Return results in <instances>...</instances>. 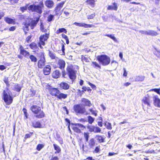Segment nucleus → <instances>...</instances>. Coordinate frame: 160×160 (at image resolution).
<instances>
[{
    "label": "nucleus",
    "mask_w": 160,
    "mask_h": 160,
    "mask_svg": "<svg viewBox=\"0 0 160 160\" xmlns=\"http://www.w3.org/2000/svg\"><path fill=\"white\" fill-rule=\"evenodd\" d=\"M67 71L69 78L73 81L76 78V71L73 68V66L71 64L68 65L67 68Z\"/></svg>",
    "instance_id": "39448f33"
},
{
    "label": "nucleus",
    "mask_w": 160,
    "mask_h": 160,
    "mask_svg": "<svg viewBox=\"0 0 160 160\" xmlns=\"http://www.w3.org/2000/svg\"><path fill=\"white\" fill-rule=\"evenodd\" d=\"M92 64L95 66V67H97L100 68H101V66L96 62H92Z\"/></svg>",
    "instance_id": "5fc2aeb1"
},
{
    "label": "nucleus",
    "mask_w": 160,
    "mask_h": 160,
    "mask_svg": "<svg viewBox=\"0 0 160 160\" xmlns=\"http://www.w3.org/2000/svg\"><path fill=\"white\" fill-rule=\"evenodd\" d=\"M88 110L91 112L92 114L94 115L95 116H97L98 111L95 108H89Z\"/></svg>",
    "instance_id": "a878e982"
},
{
    "label": "nucleus",
    "mask_w": 160,
    "mask_h": 160,
    "mask_svg": "<svg viewBox=\"0 0 160 160\" xmlns=\"http://www.w3.org/2000/svg\"><path fill=\"white\" fill-rule=\"evenodd\" d=\"M29 46L33 50H36L38 48L36 44L34 42L31 43Z\"/></svg>",
    "instance_id": "f704fd0d"
},
{
    "label": "nucleus",
    "mask_w": 160,
    "mask_h": 160,
    "mask_svg": "<svg viewBox=\"0 0 160 160\" xmlns=\"http://www.w3.org/2000/svg\"><path fill=\"white\" fill-rule=\"evenodd\" d=\"M49 32L48 33H46L45 34L41 35L39 37V46L41 49L43 48L42 45L44 46L45 44V41L47 40L49 38Z\"/></svg>",
    "instance_id": "1a4fd4ad"
},
{
    "label": "nucleus",
    "mask_w": 160,
    "mask_h": 160,
    "mask_svg": "<svg viewBox=\"0 0 160 160\" xmlns=\"http://www.w3.org/2000/svg\"><path fill=\"white\" fill-rule=\"evenodd\" d=\"M44 145L42 144H39L38 145L37 147V149L38 151H40L43 147Z\"/></svg>",
    "instance_id": "09e8293b"
},
{
    "label": "nucleus",
    "mask_w": 160,
    "mask_h": 160,
    "mask_svg": "<svg viewBox=\"0 0 160 160\" xmlns=\"http://www.w3.org/2000/svg\"><path fill=\"white\" fill-rule=\"evenodd\" d=\"M142 102L145 105H147L148 107H150L151 105V102L148 97H145L142 100Z\"/></svg>",
    "instance_id": "f3484780"
},
{
    "label": "nucleus",
    "mask_w": 160,
    "mask_h": 160,
    "mask_svg": "<svg viewBox=\"0 0 160 160\" xmlns=\"http://www.w3.org/2000/svg\"><path fill=\"white\" fill-rule=\"evenodd\" d=\"M62 32L66 33L67 31L64 28H60L56 31V33L57 34H59Z\"/></svg>",
    "instance_id": "72a5a7b5"
},
{
    "label": "nucleus",
    "mask_w": 160,
    "mask_h": 160,
    "mask_svg": "<svg viewBox=\"0 0 160 160\" xmlns=\"http://www.w3.org/2000/svg\"><path fill=\"white\" fill-rule=\"evenodd\" d=\"M105 36H107L112 39L113 37L114 36V35L106 34L105 35Z\"/></svg>",
    "instance_id": "680f3d73"
},
{
    "label": "nucleus",
    "mask_w": 160,
    "mask_h": 160,
    "mask_svg": "<svg viewBox=\"0 0 160 160\" xmlns=\"http://www.w3.org/2000/svg\"><path fill=\"white\" fill-rule=\"evenodd\" d=\"M49 92L50 94L52 96H57L58 94L59 91L58 89L55 88H51L49 89Z\"/></svg>",
    "instance_id": "2eb2a0df"
},
{
    "label": "nucleus",
    "mask_w": 160,
    "mask_h": 160,
    "mask_svg": "<svg viewBox=\"0 0 160 160\" xmlns=\"http://www.w3.org/2000/svg\"><path fill=\"white\" fill-rule=\"evenodd\" d=\"M97 59L103 65H108L110 62V58L106 55H101L98 56Z\"/></svg>",
    "instance_id": "6e6552de"
},
{
    "label": "nucleus",
    "mask_w": 160,
    "mask_h": 160,
    "mask_svg": "<svg viewBox=\"0 0 160 160\" xmlns=\"http://www.w3.org/2000/svg\"><path fill=\"white\" fill-rule=\"evenodd\" d=\"M65 65V61L62 59H59L58 61V67L61 69H64Z\"/></svg>",
    "instance_id": "dca6fc26"
},
{
    "label": "nucleus",
    "mask_w": 160,
    "mask_h": 160,
    "mask_svg": "<svg viewBox=\"0 0 160 160\" xmlns=\"http://www.w3.org/2000/svg\"><path fill=\"white\" fill-rule=\"evenodd\" d=\"M88 121L89 123L92 124L94 120V119L91 116H89L88 117Z\"/></svg>",
    "instance_id": "58836bf2"
},
{
    "label": "nucleus",
    "mask_w": 160,
    "mask_h": 160,
    "mask_svg": "<svg viewBox=\"0 0 160 160\" xmlns=\"http://www.w3.org/2000/svg\"><path fill=\"white\" fill-rule=\"evenodd\" d=\"M46 61L44 55L42 54L40 56V59L38 62V66L39 68H42L45 65Z\"/></svg>",
    "instance_id": "9b49d317"
},
{
    "label": "nucleus",
    "mask_w": 160,
    "mask_h": 160,
    "mask_svg": "<svg viewBox=\"0 0 160 160\" xmlns=\"http://www.w3.org/2000/svg\"><path fill=\"white\" fill-rule=\"evenodd\" d=\"M118 9L117 4L115 2H113L112 5H109L107 8L108 10H114L117 11Z\"/></svg>",
    "instance_id": "aec40b11"
},
{
    "label": "nucleus",
    "mask_w": 160,
    "mask_h": 160,
    "mask_svg": "<svg viewBox=\"0 0 160 160\" xmlns=\"http://www.w3.org/2000/svg\"><path fill=\"white\" fill-rule=\"evenodd\" d=\"M158 142H156V144L153 145V143L150 145V148L146 151L147 153H157L160 152V144H158Z\"/></svg>",
    "instance_id": "423d86ee"
},
{
    "label": "nucleus",
    "mask_w": 160,
    "mask_h": 160,
    "mask_svg": "<svg viewBox=\"0 0 160 160\" xmlns=\"http://www.w3.org/2000/svg\"><path fill=\"white\" fill-rule=\"evenodd\" d=\"M88 143L89 146L90 148H93L95 144V142L93 138L90 139Z\"/></svg>",
    "instance_id": "cd10ccee"
},
{
    "label": "nucleus",
    "mask_w": 160,
    "mask_h": 160,
    "mask_svg": "<svg viewBox=\"0 0 160 160\" xmlns=\"http://www.w3.org/2000/svg\"><path fill=\"white\" fill-rule=\"evenodd\" d=\"M54 17L53 15L50 14L48 17V21L49 22L52 21Z\"/></svg>",
    "instance_id": "a18cd8bd"
},
{
    "label": "nucleus",
    "mask_w": 160,
    "mask_h": 160,
    "mask_svg": "<svg viewBox=\"0 0 160 160\" xmlns=\"http://www.w3.org/2000/svg\"><path fill=\"white\" fill-rule=\"evenodd\" d=\"M50 160H58V158L57 156L54 157H52Z\"/></svg>",
    "instance_id": "338daca9"
},
{
    "label": "nucleus",
    "mask_w": 160,
    "mask_h": 160,
    "mask_svg": "<svg viewBox=\"0 0 160 160\" xmlns=\"http://www.w3.org/2000/svg\"><path fill=\"white\" fill-rule=\"evenodd\" d=\"M88 129H89V131L90 132H94V130L95 126H88Z\"/></svg>",
    "instance_id": "37998d69"
},
{
    "label": "nucleus",
    "mask_w": 160,
    "mask_h": 160,
    "mask_svg": "<svg viewBox=\"0 0 160 160\" xmlns=\"http://www.w3.org/2000/svg\"><path fill=\"white\" fill-rule=\"evenodd\" d=\"M6 69L4 65H0V70H3Z\"/></svg>",
    "instance_id": "0e129e2a"
},
{
    "label": "nucleus",
    "mask_w": 160,
    "mask_h": 160,
    "mask_svg": "<svg viewBox=\"0 0 160 160\" xmlns=\"http://www.w3.org/2000/svg\"><path fill=\"white\" fill-rule=\"evenodd\" d=\"M27 9H28V7H27V6L21 7L20 8V10L22 12H24V11L26 10Z\"/></svg>",
    "instance_id": "6e6d98bb"
},
{
    "label": "nucleus",
    "mask_w": 160,
    "mask_h": 160,
    "mask_svg": "<svg viewBox=\"0 0 160 160\" xmlns=\"http://www.w3.org/2000/svg\"><path fill=\"white\" fill-rule=\"evenodd\" d=\"M20 53L26 57L29 56L30 55L28 52L23 49H21Z\"/></svg>",
    "instance_id": "2f4dec72"
},
{
    "label": "nucleus",
    "mask_w": 160,
    "mask_h": 160,
    "mask_svg": "<svg viewBox=\"0 0 160 160\" xmlns=\"http://www.w3.org/2000/svg\"><path fill=\"white\" fill-rule=\"evenodd\" d=\"M147 34V35L152 36H156L158 34V32L156 31L152 30L148 31Z\"/></svg>",
    "instance_id": "c85d7f7f"
},
{
    "label": "nucleus",
    "mask_w": 160,
    "mask_h": 160,
    "mask_svg": "<svg viewBox=\"0 0 160 160\" xmlns=\"http://www.w3.org/2000/svg\"><path fill=\"white\" fill-rule=\"evenodd\" d=\"M100 151V148L98 147H97L96 148L94 151V152L96 153H98Z\"/></svg>",
    "instance_id": "bf43d9fd"
},
{
    "label": "nucleus",
    "mask_w": 160,
    "mask_h": 160,
    "mask_svg": "<svg viewBox=\"0 0 160 160\" xmlns=\"http://www.w3.org/2000/svg\"><path fill=\"white\" fill-rule=\"evenodd\" d=\"M84 136L86 141L87 142L88 140V138H89V133L87 132H84Z\"/></svg>",
    "instance_id": "49530a36"
},
{
    "label": "nucleus",
    "mask_w": 160,
    "mask_h": 160,
    "mask_svg": "<svg viewBox=\"0 0 160 160\" xmlns=\"http://www.w3.org/2000/svg\"><path fill=\"white\" fill-rule=\"evenodd\" d=\"M45 5L48 8H51L53 6L54 3L52 1L47 0L45 2Z\"/></svg>",
    "instance_id": "b1692460"
},
{
    "label": "nucleus",
    "mask_w": 160,
    "mask_h": 160,
    "mask_svg": "<svg viewBox=\"0 0 160 160\" xmlns=\"http://www.w3.org/2000/svg\"><path fill=\"white\" fill-rule=\"evenodd\" d=\"M49 56L52 59H55L56 56L55 54L54 53L50 51H49Z\"/></svg>",
    "instance_id": "ea45409f"
},
{
    "label": "nucleus",
    "mask_w": 160,
    "mask_h": 160,
    "mask_svg": "<svg viewBox=\"0 0 160 160\" xmlns=\"http://www.w3.org/2000/svg\"><path fill=\"white\" fill-rule=\"evenodd\" d=\"M81 59L83 62L84 61L86 62H89V59L83 55L81 56Z\"/></svg>",
    "instance_id": "de8ad7c7"
},
{
    "label": "nucleus",
    "mask_w": 160,
    "mask_h": 160,
    "mask_svg": "<svg viewBox=\"0 0 160 160\" xmlns=\"http://www.w3.org/2000/svg\"><path fill=\"white\" fill-rule=\"evenodd\" d=\"M23 111L24 114L26 118H28V115H27V110L25 108H23Z\"/></svg>",
    "instance_id": "13d9d810"
},
{
    "label": "nucleus",
    "mask_w": 160,
    "mask_h": 160,
    "mask_svg": "<svg viewBox=\"0 0 160 160\" xmlns=\"http://www.w3.org/2000/svg\"><path fill=\"white\" fill-rule=\"evenodd\" d=\"M39 19V18H37L36 20L28 19L23 22L22 24V29L25 34L27 33V31L29 30V26L30 27L31 29H33L37 24Z\"/></svg>",
    "instance_id": "f257e3e1"
},
{
    "label": "nucleus",
    "mask_w": 160,
    "mask_h": 160,
    "mask_svg": "<svg viewBox=\"0 0 160 160\" xmlns=\"http://www.w3.org/2000/svg\"><path fill=\"white\" fill-rule=\"evenodd\" d=\"M106 128L108 129L111 130L112 129V127L111 123L110 122H108L107 123V125L106 126Z\"/></svg>",
    "instance_id": "603ef678"
},
{
    "label": "nucleus",
    "mask_w": 160,
    "mask_h": 160,
    "mask_svg": "<svg viewBox=\"0 0 160 160\" xmlns=\"http://www.w3.org/2000/svg\"><path fill=\"white\" fill-rule=\"evenodd\" d=\"M73 126L72 128L74 132L78 133H80L81 131L80 129L83 130L85 128V127L83 125L80 123L72 124Z\"/></svg>",
    "instance_id": "9d476101"
},
{
    "label": "nucleus",
    "mask_w": 160,
    "mask_h": 160,
    "mask_svg": "<svg viewBox=\"0 0 160 160\" xmlns=\"http://www.w3.org/2000/svg\"><path fill=\"white\" fill-rule=\"evenodd\" d=\"M73 108L74 111L77 114H80L87 115L88 114L86 111L85 108L82 107L80 104L74 105Z\"/></svg>",
    "instance_id": "0eeeda50"
},
{
    "label": "nucleus",
    "mask_w": 160,
    "mask_h": 160,
    "mask_svg": "<svg viewBox=\"0 0 160 160\" xmlns=\"http://www.w3.org/2000/svg\"><path fill=\"white\" fill-rule=\"evenodd\" d=\"M53 146L55 150L56 151L55 152V153H59L61 151L60 147L55 144H54Z\"/></svg>",
    "instance_id": "7c9ffc66"
},
{
    "label": "nucleus",
    "mask_w": 160,
    "mask_h": 160,
    "mask_svg": "<svg viewBox=\"0 0 160 160\" xmlns=\"http://www.w3.org/2000/svg\"><path fill=\"white\" fill-rule=\"evenodd\" d=\"M67 94H64L63 93H61L59 92L58 94L57 95V97L59 99H65L67 98Z\"/></svg>",
    "instance_id": "393cba45"
},
{
    "label": "nucleus",
    "mask_w": 160,
    "mask_h": 160,
    "mask_svg": "<svg viewBox=\"0 0 160 160\" xmlns=\"http://www.w3.org/2000/svg\"><path fill=\"white\" fill-rule=\"evenodd\" d=\"M30 109L33 113L36 114L35 115L36 118H41L44 117V113L41 110L40 107L34 105L31 107Z\"/></svg>",
    "instance_id": "20e7f679"
},
{
    "label": "nucleus",
    "mask_w": 160,
    "mask_h": 160,
    "mask_svg": "<svg viewBox=\"0 0 160 160\" xmlns=\"http://www.w3.org/2000/svg\"><path fill=\"white\" fill-rule=\"evenodd\" d=\"M118 62L116 61H113L112 62L111 65L112 66L114 67V68H116L118 66Z\"/></svg>",
    "instance_id": "c03bdc74"
},
{
    "label": "nucleus",
    "mask_w": 160,
    "mask_h": 160,
    "mask_svg": "<svg viewBox=\"0 0 160 160\" xmlns=\"http://www.w3.org/2000/svg\"><path fill=\"white\" fill-rule=\"evenodd\" d=\"M124 73L123 74V76L124 77H126L127 75V72L126 71L125 68H123Z\"/></svg>",
    "instance_id": "e2e57ef3"
},
{
    "label": "nucleus",
    "mask_w": 160,
    "mask_h": 160,
    "mask_svg": "<svg viewBox=\"0 0 160 160\" xmlns=\"http://www.w3.org/2000/svg\"><path fill=\"white\" fill-rule=\"evenodd\" d=\"M95 0H87L86 2L89 4L92 7H94Z\"/></svg>",
    "instance_id": "473e14b6"
},
{
    "label": "nucleus",
    "mask_w": 160,
    "mask_h": 160,
    "mask_svg": "<svg viewBox=\"0 0 160 160\" xmlns=\"http://www.w3.org/2000/svg\"><path fill=\"white\" fill-rule=\"evenodd\" d=\"M4 81L6 84H8V78H5L4 79Z\"/></svg>",
    "instance_id": "69168bd1"
},
{
    "label": "nucleus",
    "mask_w": 160,
    "mask_h": 160,
    "mask_svg": "<svg viewBox=\"0 0 160 160\" xmlns=\"http://www.w3.org/2000/svg\"><path fill=\"white\" fill-rule=\"evenodd\" d=\"M29 58L31 61L33 62H36L37 61V58L33 55H30L29 56Z\"/></svg>",
    "instance_id": "c9c22d12"
},
{
    "label": "nucleus",
    "mask_w": 160,
    "mask_h": 160,
    "mask_svg": "<svg viewBox=\"0 0 160 160\" xmlns=\"http://www.w3.org/2000/svg\"><path fill=\"white\" fill-rule=\"evenodd\" d=\"M32 126L35 128H42V125L39 122H32Z\"/></svg>",
    "instance_id": "bb28decb"
},
{
    "label": "nucleus",
    "mask_w": 160,
    "mask_h": 160,
    "mask_svg": "<svg viewBox=\"0 0 160 160\" xmlns=\"http://www.w3.org/2000/svg\"><path fill=\"white\" fill-rule=\"evenodd\" d=\"M60 86L61 88L64 90L68 89L70 87L68 84L65 82H62L60 84Z\"/></svg>",
    "instance_id": "412c9836"
},
{
    "label": "nucleus",
    "mask_w": 160,
    "mask_h": 160,
    "mask_svg": "<svg viewBox=\"0 0 160 160\" xmlns=\"http://www.w3.org/2000/svg\"><path fill=\"white\" fill-rule=\"evenodd\" d=\"M40 30L43 32L48 33V29L44 28V26L42 23H41L40 25Z\"/></svg>",
    "instance_id": "4c0bfd02"
},
{
    "label": "nucleus",
    "mask_w": 160,
    "mask_h": 160,
    "mask_svg": "<svg viewBox=\"0 0 160 160\" xmlns=\"http://www.w3.org/2000/svg\"><path fill=\"white\" fill-rule=\"evenodd\" d=\"M44 7L42 2L41 1L38 5L32 4L28 7V10L32 12H36L41 14L42 12V9Z\"/></svg>",
    "instance_id": "7ed1b4c3"
},
{
    "label": "nucleus",
    "mask_w": 160,
    "mask_h": 160,
    "mask_svg": "<svg viewBox=\"0 0 160 160\" xmlns=\"http://www.w3.org/2000/svg\"><path fill=\"white\" fill-rule=\"evenodd\" d=\"M95 138L99 143L104 142L105 137L104 136L96 135Z\"/></svg>",
    "instance_id": "6ab92c4d"
},
{
    "label": "nucleus",
    "mask_w": 160,
    "mask_h": 160,
    "mask_svg": "<svg viewBox=\"0 0 160 160\" xmlns=\"http://www.w3.org/2000/svg\"><path fill=\"white\" fill-rule=\"evenodd\" d=\"M95 16V14L94 13L90 15H88L87 16V18L88 19H90L93 18Z\"/></svg>",
    "instance_id": "864d4df0"
},
{
    "label": "nucleus",
    "mask_w": 160,
    "mask_h": 160,
    "mask_svg": "<svg viewBox=\"0 0 160 160\" xmlns=\"http://www.w3.org/2000/svg\"><path fill=\"white\" fill-rule=\"evenodd\" d=\"M61 75L60 72L58 70H55L54 71L52 74V77L55 78H59Z\"/></svg>",
    "instance_id": "4be33fe9"
},
{
    "label": "nucleus",
    "mask_w": 160,
    "mask_h": 160,
    "mask_svg": "<svg viewBox=\"0 0 160 160\" xmlns=\"http://www.w3.org/2000/svg\"><path fill=\"white\" fill-rule=\"evenodd\" d=\"M65 49L64 44H62V55H64L65 54Z\"/></svg>",
    "instance_id": "4d7b16f0"
},
{
    "label": "nucleus",
    "mask_w": 160,
    "mask_h": 160,
    "mask_svg": "<svg viewBox=\"0 0 160 160\" xmlns=\"http://www.w3.org/2000/svg\"><path fill=\"white\" fill-rule=\"evenodd\" d=\"M149 91H154L157 92L158 94H160V88H153L150 89Z\"/></svg>",
    "instance_id": "79ce46f5"
},
{
    "label": "nucleus",
    "mask_w": 160,
    "mask_h": 160,
    "mask_svg": "<svg viewBox=\"0 0 160 160\" xmlns=\"http://www.w3.org/2000/svg\"><path fill=\"white\" fill-rule=\"evenodd\" d=\"M4 20L7 22L9 24L12 23L14 22V21L12 19L9 18H5Z\"/></svg>",
    "instance_id": "e433bc0d"
},
{
    "label": "nucleus",
    "mask_w": 160,
    "mask_h": 160,
    "mask_svg": "<svg viewBox=\"0 0 160 160\" xmlns=\"http://www.w3.org/2000/svg\"><path fill=\"white\" fill-rule=\"evenodd\" d=\"M101 130L100 128L97 126H95L94 132L99 133L101 132Z\"/></svg>",
    "instance_id": "a19ab883"
},
{
    "label": "nucleus",
    "mask_w": 160,
    "mask_h": 160,
    "mask_svg": "<svg viewBox=\"0 0 160 160\" xmlns=\"http://www.w3.org/2000/svg\"><path fill=\"white\" fill-rule=\"evenodd\" d=\"M32 132H30L28 134H27L25 135L24 137L25 139H27V138H30L32 135Z\"/></svg>",
    "instance_id": "3c124183"
},
{
    "label": "nucleus",
    "mask_w": 160,
    "mask_h": 160,
    "mask_svg": "<svg viewBox=\"0 0 160 160\" xmlns=\"http://www.w3.org/2000/svg\"><path fill=\"white\" fill-rule=\"evenodd\" d=\"M82 104L84 106L90 107L92 105L91 102L88 99L83 98L81 99Z\"/></svg>",
    "instance_id": "ddd939ff"
},
{
    "label": "nucleus",
    "mask_w": 160,
    "mask_h": 160,
    "mask_svg": "<svg viewBox=\"0 0 160 160\" xmlns=\"http://www.w3.org/2000/svg\"><path fill=\"white\" fill-rule=\"evenodd\" d=\"M62 37L64 38L65 40L67 38H68V37L67 36V35H65L64 34V33H62Z\"/></svg>",
    "instance_id": "774afa93"
},
{
    "label": "nucleus",
    "mask_w": 160,
    "mask_h": 160,
    "mask_svg": "<svg viewBox=\"0 0 160 160\" xmlns=\"http://www.w3.org/2000/svg\"><path fill=\"white\" fill-rule=\"evenodd\" d=\"M21 89V87L20 85L15 84L13 86V89L15 91L19 92L20 91Z\"/></svg>",
    "instance_id": "c756f323"
},
{
    "label": "nucleus",
    "mask_w": 160,
    "mask_h": 160,
    "mask_svg": "<svg viewBox=\"0 0 160 160\" xmlns=\"http://www.w3.org/2000/svg\"><path fill=\"white\" fill-rule=\"evenodd\" d=\"M153 102L155 106L160 107V99L158 98V96H155L154 97Z\"/></svg>",
    "instance_id": "a211bd4d"
},
{
    "label": "nucleus",
    "mask_w": 160,
    "mask_h": 160,
    "mask_svg": "<svg viewBox=\"0 0 160 160\" xmlns=\"http://www.w3.org/2000/svg\"><path fill=\"white\" fill-rule=\"evenodd\" d=\"M64 3L65 2L63 1L61 2L60 3L58 4L55 9V11L56 12L59 11L61 8L62 7Z\"/></svg>",
    "instance_id": "5701e85b"
},
{
    "label": "nucleus",
    "mask_w": 160,
    "mask_h": 160,
    "mask_svg": "<svg viewBox=\"0 0 160 160\" xmlns=\"http://www.w3.org/2000/svg\"><path fill=\"white\" fill-rule=\"evenodd\" d=\"M73 24L77 26H78L79 27H83L85 28H92V27H94V25H91V24H87L84 23H79L77 22H75L73 23Z\"/></svg>",
    "instance_id": "f8f14e48"
},
{
    "label": "nucleus",
    "mask_w": 160,
    "mask_h": 160,
    "mask_svg": "<svg viewBox=\"0 0 160 160\" xmlns=\"http://www.w3.org/2000/svg\"><path fill=\"white\" fill-rule=\"evenodd\" d=\"M11 95V93L8 89H6L3 91L2 98L7 105H9L12 102L13 98Z\"/></svg>",
    "instance_id": "f03ea898"
},
{
    "label": "nucleus",
    "mask_w": 160,
    "mask_h": 160,
    "mask_svg": "<svg viewBox=\"0 0 160 160\" xmlns=\"http://www.w3.org/2000/svg\"><path fill=\"white\" fill-rule=\"evenodd\" d=\"M32 38L31 36H28L26 38V41L27 42H29Z\"/></svg>",
    "instance_id": "052dcab7"
},
{
    "label": "nucleus",
    "mask_w": 160,
    "mask_h": 160,
    "mask_svg": "<svg viewBox=\"0 0 160 160\" xmlns=\"http://www.w3.org/2000/svg\"><path fill=\"white\" fill-rule=\"evenodd\" d=\"M154 54L158 58H160V51L156 50L154 52Z\"/></svg>",
    "instance_id": "8fccbe9b"
},
{
    "label": "nucleus",
    "mask_w": 160,
    "mask_h": 160,
    "mask_svg": "<svg viewBox=\"0 0 160 160\" xmlns=\"http://www.w3.org/2000/svg\"><path fill=\"white\" fill-rule=\"evenodd\" d=\"M51 67L49 65H47L44 67L43 69V72L45 75H49L51 72Z\"/></svg>",
    "instance_id": "4468645a"
}]
</instances>
